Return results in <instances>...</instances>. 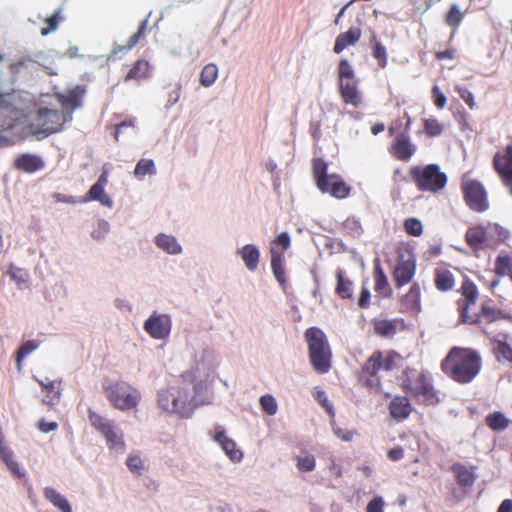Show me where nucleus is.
Masks as SVG:
<instances>
[{"label":"nucleus","instance_id":"nucleus-1","mask_svg":"<svg viewBox=\"0 0 512 512\" xmlns=\"http://www.w3.org/2000/svg\"><path fill=\"white\" fill-rule=\"evenodd\" d=\"M183 357L190 368L173 383L158 389L156 404L163 413L190 418L197 407L212 401L208 382L213 370L212 353L202 335L187 331Z\"/></svg>","mask_w":512,"mask_h":512},{"label":"nucleus","instance_id":"nucleus-2","mask_svg":"<svg viewBox=\"0 0 512 512\" xmlns=\"http://www.w3.org/2000/svg\"><path fill=\"white\" fill-rule=\"evenodd\" d=\"M84 93L80 87H75L70 90L68 96H59V101L62 106V111L41 108L38 112V121L41 128L33 131V134L38 138H44L48 135L61 130L63 124L72 120V113L75 109L81 107V96Z\"/></svg>","mask_w":512,"mask_h":512},{"label":"nucleus","instance_id":"nucleus-3","mask_svg":"<svg viewBox=\"0 0 512 512\" xmlns=\"http://www.w3.org/2000/svg\"><path fill=\"white\" fill-rule=\"evenodd\" d=\"M442 370L459 383H469L479 373L480 357L472 350L453 348L442 362Z\"/></svg>","mask_w":512,"mask_h":512},{"label":"nucleus","instance_id":"nucleus-4","mask_svg":"<svg viewBox=\"0 0 512 512\" xmlns=\"http://www.w3.org/2000/svg\"><path fill=\"white\" fill-rule=\"evenodd\" d=\"M309 358L313 368L319 373H326L331 367V350L325 334L316 327L306 330Z\"/></svg>","mask_w":512,"mask_h":512},{"label":"nucleus","instance_id":"nucleus-5","mask_svg":"<svg viewBox=\"0 0 512 512\" xmlns=\"http://www.w3.org/2000/svg\"><path fill=\"white\" fill-rule=\"evenodd\" d=\"M104 393L110 404L118 410L128 411L137 407L141 394L126 382H111L104 386Z\"/></svg>","mask_w":512,"mask_h":512},{"label":"nucleus","instance_id":"nucleus-6","mask_svg":"<svg viewBox=\"0 0 512 512\" xmlns=\"http://www.w3.org/2000/svg\"><path fill=\"white\" fill-rule=\"evenodd\" d=\"M88 419L91 426L106 439L110 449L123 452L125 446L123 435L113 421L97 414L92 409L88 410Z\"/></svg>","mask_w":512,"mask_h":512},{"label":"nucleus","instance_id":"nucleus-7","mask_svg":"<svg viewBox=\"0 0 512 512\" xmlns=\"http://www.w3.org/2000/svg\"><path fill=\"white\" fill-rule=\"evenodd\" d=\"M411 175L415 179L419 189L423 191L437 192L443 189L447 183V177L440 172L437 165L431 164L424 168L414 167Z\"/></svg>","mask_w":512,"mask_h":512},{"label":"nucleus","instance_id":"nucleus-8","mask_svg":"<svg viewBox=\"0 0 512 512\" xmlns=\"http://www.w3.org/2000/svg\"><path fill=\"white\" fill-rule=\"evenodd\" d=\"M462 187L466 202L471 209L477 212L488 209L486 191L481 183L464 176Z\"/></svg>","mask_w":512,"mask_h":512},{"label":"nucleus","instance_id":"nucleus-9","mask_svg":"<svg viewBox=\"0 0 512 512\" xmlns=\"http://www.w3.org/2000/svg\"><path fill=\"white\" fill-rule=\"evenodd\" d=\"M172 320L168 314L153 312L144 322L143 329L155 340H165L169 337Z\"/></svg>","mask_w":512,"mask_h":512},{"label":"nucleus","instance_id":"nucleus-10","mask_svg":"<svg viewBox=\"0 0 512 512\" xmlns=\"http://www.w3.org/2000/svg\"><path fill=\"white\" fill-rule=\"evenodd\" d=\"M460 291L462 295L465 298V304L461 309V318L463 322H477L479 320V316L476 315L475 318L471 317L468 313L469 307L471 305H474L477 298H478V289L476 285L470 281L469 279H466L461 288Z\"/></svg>","mask_w":512,"mask_h":512},{"label":"nucleus","instance_id":"nucleus-11","mask_svg":"<svg viewBox=\"0 0 512 512\" xmlns=\"http://www.w3.org/2000/svg\"><path fill=\"white\" fill-rule=\"evenodd\" d=\"M213 440L233 462L241 461L243 453L236 448V443L226 435L222 428L218 427L216 429V432L213 435Z\"/></svg>","mask_w":512,"mask_h":512},{"label":"nucleus","instance_id":"nucleus-12","mask_svg":"<svg viewBox=\"0 0 512 512\" xmlns=\"http://www.w3.org/2000/svg\"><path fill=\"white\" fill-rule=\"evenodd\" d=\"M494 167L507 186H512V146L506 148L505 154L494 157Z\"/></svg>","mask_w":512,"mask_h":512},{"label":"nucleus","instance_id":"nucleus-13","mask_svg":"<svg viewBox=\"0 0 512 512\" xmlns=\"http://www.w3.org/2000/svg\"><path fill=\"white\" fill-rule=\"evenodd\" d=\"M154 243L168 255L176 256L183 252L181 244L174 235L159 233L155 236Z\"/></svg>","mask_w":512,"mask_h":512},{"label":"nucleus","instance_id":"nucleus-14","mask_svg":"<svg viewBox=\"0 0 512 512\" xmlns=\"http://www.w3.org/2000/svg\"><path fill=\"white\" fill-rule=\"evenodd\" d=\"M313 175L317 187L323 193L329 191V181L335 178V174H327V164L322 159L313 161Z\"/></svg>","mask_w":512,"mask_h":512},{"label":"nucleus","instance_id":"nucleus-15","mask_svg":"<svg viewBox=\"0 0 512 512\" xmlns=\"http://www.w3.org/2000/svg\"><path fill=\"white\" fill-rule=\"evenodd\" d=\"M236 254L241 257L245 267L254 272L258 268L260 251L253 244H247L236 250Z\"/></svg>","mask_w":512,"mask_h":512},{"label":"nucleus","instance_id":"nucleus-16","mask_svg":"<svg viewBox=\"0 0 512 512\" xmlns=\"http://www.w3.org/2000/svg\"><path fill=\"white\" fill-rule=\"evenodd\" d=\"M415 274V262L408 259L400 262L394 270V280L398 286H402L411 281Z\"/></svg>","mask_w":512,"mask_h":512},{"label":"nucleus","instance_id":"nucleus-17","mask_svg":"<svg viewBox=\"0 0 512 512\" xmlns=\"http://www.w3.org/2000/svg\"><path fill=\"white\" fill-rule=\"evenodd\" d=\"M339 86L345 103L357 107L361 102V95L356 87V81L354 79H347L346 81L339 82Z\"/></svg>","mask_w":512,"mask_h":512},{"label":"nucleus","instance_id":"nucleus-18","mask_svg":"<svg viewBox=\"0 0 512 512\" xmlns=\"http://www.w3.org/2000/svg\"><path fill=\"white\" fill-rule=\"evenodd\" d=\"M393 150L397 158L406 161L414 154L415 145L410 142L408 136L401 134L397 136L393 145Z\"/></svg>","mask_w":512,"mask_h":512},{"label":"nucleus","instance_id":"nucleus-19","mask_svg":"<svg viewBox=\"0 0 512 512\" xmlns=\"http://www.w3.org/2000/svg\"><path fill=\"white\" fill-rule=\"evenodd\" d=\"M44 498L61 512H72L69 501L52 487L43 490Z\"/></svg>","mask_w":512,"mask_h":512},{"label":"nucleus","instance_id":"nucleus-20","mask_svg":"<svg viewBox=\"0 0 512 512\" xmlns=\"http://www.w3.org/2000/svg\"><path fill=\"white\" fill-rule=\"evenodd\" d=\"M98 201L101 205L112 208L113 207V199L106 193L105 186L94 184L91 186L87 193V198L82 199L80 202L87 201Z\"/></svg>","mask_w":512,"mask_h":512},{"label":"nucleus","instance_id":"nucleus-21","mask_svg":"<svg viewBox=\"0 0 512 512\" xmlns=\"http://www.w3.org/2000/svg\"><path fill=\"white\" fill-rule=\"evenodd\" d=\"M389 409L391 416L398 420L407 418L411 412L410 403L405 397H395L391 401Z\"/></svg>","mask_w":512,"mask_h":512},{"label":"nucleus","instance_id":"nucleus-22","mask_svg":"<svg viewBox=\"0 0 512 512\" xmlns=\"http://www.w3.org/2000/svg\"><path fill=\"white\" fill-rule=\"evenodd\" d=\"M15 165L25 172L32 173L43 168L44 163L38 156L24 154L16 160Z\"/></svg>","mask_w":512,"mask_h":512},{"label":"nucleus","instance_id":"nucleus-23","mask_svg":"<svg viewBox=\"0 0 512 512\" xmlns=\"http://www.w3.org/2000/svg\"><path fill=\"white\" fill-rule=\"evenodd\" d=\"M382 367L381 354L374 353L365 363L363 369L370 374L371 378L367 380L369 386L378 385L379 379L375 377L376 372Z\"/></svg>","mask_w":512,"mask_h":512},{"label":"nucleus","instance_id":"nucleus-24","mask_svg":"<svg viewBox=\"0 0 512 512\" xmlns=\"http://www.w3.org/2000/svg\"><path fill=\"white\" fill-rule=\"evenodd\" d=\"M452 470L455 473L457 481L461 487L466 489L470 488L473 485L476 479V476L474 475L473 471H471L470 469L461 464H454Z\"/></svg>","mask_w":512,"mask_h":512},{"label":"nucleus","instance_id":"nucleus-25","mask_svg":"<svg viewBox=\"0 0 512 512\" xmlns=\"http://www.w3.org/2000/svg\"><path fill=\"white\" fill-rule=\"evenodd\" d=\"M360 38L359 29H350L349 31L340 34L335 41L334 51L340 53L348 45L355 44Z\"/></svg>","mask_w":512,"mask_h":512},{"label":"nucleus","instance_id":"nucleus-26","mask_svg":"<svg viewBox=\"0 0 512 512\" xmlns=\"http://www.w3.org/2000/svg\"><path fill=\"white\" fill-rule=\"evenodd\" d=\"M0 457L14 476L18 478H23L25 476V472L14 460L13 454L10 450L6 449L5 447H0Z\"/></svg>","mask_w":512,"mask_h":512},{"label":"nucleus","instance_id":"nucleus-27","mask_svg":"<svg viewBox=\"0 0 512 512\" xmlns=\"http://www.w3.org/2000/svg\"><path fill=\"white\" fill-rule=\"evenodd\" d=\"M12 109L5 105V99L0 95V132L13 126L15 117L12 115Z\"/></svg>","mask_w":512,"mask_h":512},{"label":"nucleus","instance_id":"nucleus-28","mask_svg":"<svg viewBox=\"0 0 512 512\" xmlns=\"http://www.w3.org/2000/svg\"><path fill=\"white\" fill-rule=\"evenodd\" d=\"M509 422V419L501 412H494L486 417V424L494 431L505 430Z\"/></svg>","mask_w":512,"mask_h":512},{"label":"nucleus","instance_id":"nucleus-29","mask_svg":"<svg viewBox=\"0 0 512 512\" xmlns=\"http://www.w3.org/2000/svg\"><path fill=\"white\" fill-rule=\"evenodd\" d=\"M218 76V67L214 63H209L202 69L200 74V83L204 87H210Z\"/></svg>","mask_w":512,"mask_h":512},{"label":"nucleus","instance_id":"nucleus-30","mask_svg":"<svg viewBox=\"0 0 512 512\" xmlns=\"http://www.w3.org/2000/svg\"><path fill=\"white\" fill-rule=\"evenodd\" d=\"M337 287L336 291L342 298H350L352 296V282L345 278L343 271L339 269L336 273Z\"/></svg>","mask_w":512,"mask_h":512},{"label":"nucleus","instance_id":"nucleus-31","mask_svg":"<svg viewBox=\"0 0 512 512\" xmlns=\"http://www.w3.org/2000/svg\"><path fill=\"white\" fill-rule=\"evenodd\" d=\"M436 287L441 291H448L454 286V279L449 271H437L435 278Z\"/></svg>","mask_w":512,"mask_h":512},{"label":"nucleus","instance_id":"nucleus-32","mask_svg":"<svg viewBox=\"0 0 512 512\" xmlns=\"http://www.w3.org/2000/svg\"><path fill=\"white\" fill-rule=\"evenodd\" d=\"M327 193L335 198H345L349 194V187L335 175V178L329 181V191Z\"/></svg>","mask_w":512,"mask_h":512},{"label":"nucleus","instance_id":"nucleus-33","mask_svg":"<svg viewBox=\"0 0 512 512\" xmlns=\"http://www.w3.org/2000/svg\"><path fill=\"white\" fill-rule=\"evenodd\" d=\"M149 64L146 61H137L132 69L128 72L126 80L129 79H143L148 76Z\"/></svg>","mask_w":512,"mask_h":512},{"label":"nucleus","instance_id":"nucleus-34","mask_svg":"<svg viewBox=\"0 0 512 512\" xmlns=\"http://www.w3.org/2000/svg\"><path fill=\"white\" fill-rule=\"evenodd\" d=\"M467 242L473 247H479L485 240V230L479 227L470 228L466 233Z\"/></svg>","mask_w":512,"mask_h":512},{"label":"nucleus","instance_id":"nucleus-35","mask_svg":"<svg viewBox=\"0 0 512 512\" xmlns=\"http://www.w3.org/2000/svg\"><path fill=\"white\" fill-rule=\"evenodd\" d=\"M156 173L155 165L153 160L150 159H141L135 169H134V175L136 177H141L145 175H154Z\"/></svg>","mask_w":512,"mask_h":512},{"label":"nucleus","instance_id":"nucleus-36","mask_svg":"<svg viewBox=\"0 0 512 512\" xmlns=\"http://www.w3.org/2000/svg\"><path fill=\"white\" fill-rule=\"evenodd\" d=\"M406 386L413 393L422 394L424 396L425 400H427L431 403L433 402L434 391H433V388L429 384H427L425 382H420L419 384L412 386L410 383H408Z\"/></svg>","mask_w":512,"mask_h":512},{"label":"nucleus","instance_id":"nucleus-37","mask_svg":"<svg viewBox=\"0 0 512 512\" xmlns=\"http://www.w3.org/2000/svg\"><path fill=\"white\" fill-rule=\"evenodd\" d=\"M8 274L19 288H22V285L27 284L29 279V273L26 270L15 266H11L9 268Z\"/></svg>","mask_w":512,"mask_h":512},{"label":"nucleus","instance_id":"nucleus-38","mask_svg":"<svg viewBox=\"0 0 512 512\" xmlns=\"http://www.w3.org/2000/svg\"><path fill=\"white\" fill-rule=\"evenodd\" d=\"M296 461L297 468L302 472H310L315 468V458L308 453L300 454Z\"/></svg>","mask_w":512,"mask_h":512},{"label":"nucleus","instance_id":"nucleus-39","mask_svg":"<svg viewBox=\"0 0 512 512\" xmlns=\"http://www.w3.org/2000/svg\"><path fill=\"white\" fill-rule=\"evenodd\" d=\"M464 16V13L460 10V7L458 4H453L451 6L450 11L448 12L446 16V23L452 27L453 30L456 29V27L460 24L462 21V18Z\"/></svg>","mask_w":512,"mask_h":512},{"label":"nucleus","instance_id":"nucleus-40","mask_svg":"<svg viewBox=\"0 0 512 512\" xmlns=\"http://www.w3.org/2000/svg\"><path fill=\"white\" fill-rule=\"evenodd\" d=\"M37 347H38V345L34 341H27L21 345V347L17 351V359H16L18 371H21V369H22V365H21L22 360L27 355H29L31 352L36 350Z\"/></svg>","mask_w":512,"mask_h":512},{"label":"nucleus","instance_id":"nucleus-41","mask_svg":"<svg viewBox=\"0 0 512 512\" xmlns=\"http://www.w3.org/2000/svg\"><path fill=\"white\" fill-rule=\"evenodd\" d=\"M261 408L268 414V415H275L278 410V404L276 402V399L270 395L266 394L260 397L259 400Z\"/></svg>","mask_w":512,"mask_h":512},{"label":"nucleus","instance_id":"nucleus-42","mask_svg":"<svg viewBox=\"0 0 512 512\" xmlns=\"http://www.w3.org/2000/svg\"><path fill=\"white\" fill-rule=\"evenodd\" d=\"M109 230L110 224L106 220L100 219L92 230L91 237L95 240L102 241L109 233Z\"/></svg>","mask_w":512,"mask_h":512},{"label":"nucleus","instance_id":"nucleus-43","mask_svg":"<svg viewBox=\"0 0 512 512\" xmlns=\"http://www.w3.org/2000/svg\"><path fill=\"white\" fill-rule=\"evenodd\" d=\"M419 287L414 284L411 286L409 292L404 296V303L407 307L417 308L419 305Z\"/></svg>","mask_w":512,"mask_h":512},{"label":"nucleus","instance_id":"nucleus-44","mask_svg":"<svg viewBox=\"0 0 512 512\" xmlns=\"http://www.w3.org/2000/svg\"><path fill=\"white\" fill-rule=\"evenodd\" d=\"M405 230L408 234L413 236H419L422 234L423 226L421 221L416 218H409L404 222Z\"/></svg>","mask_w":512,"mask_h":512},{"label":"nucleus","instance_id":"nucleus-45","mask_svg":"<svg viewBox=\"0 0 512 512\" xmlns=\"http://www.w3.org/2000/svg\"><path fill=\"white\" fill-rule=\"evenodd\" d=\"M126 464L131 472L138 475H141L145 468L143 460L138 455L128 456Z\"/></svg>","mask_w":512,"mask_h":512},{"label":"nucleus","instance_id":"nucleus-46","mask_svg":"<svg viewBox=\"0 0 512 512\" xmlns=\"http://www.w3.org/2000/svg\"><path fill=\"white\" fill-rule=\"evenodd\" d=\"M495 270L499 275H511L512 269L510 258L507 256H499L496 260Z\"/></svg>","mask_w":512,"mask_h":512},{"label":"nucleus","instance_id":"nucleus-47","mask_svg":"<svg viewBox=\"0 0 512 512\" xmlns=\"http://www.w3.org/2000/svg\"><path fill=\"white\" fill-rule=\"evenodd\" d=\"M339 82L354 79V71L347 60H341L338 67Z\"/></svg>","mask_w":512,"mask_h":512},{"label":"nucleus","instance_id":"nucleus-48","mask_svg":"<svg viewBox=\"0 0 512 512\" xmlns=\"http://www.w3.org/2000/svg\"><path fill=\"white\" fill-rule=\"evenodd\" d=\"M67 296V287L62 282H56L54 283L49 290L48 297L49 298H64Z\"/></svg>","mask_w":512,"mask_h":512},{"label":"nucleus","instance_id":"nucleus-49","mask_svg":"<svg viewBox=\"0 0 512 512\" xmlns=\"http://www.w3.org/2000/svg\"><path fill=\"white\" fill-rule=\"evenodd\" d=\"M271 247H276L282 253L290 247V236L287 232H283L277 236L272 242Z\"/></svg>","mask_w":512,"mask_h":512},{"label":"nucleus","instance_id":"nucleus-50","mask_svg":"<svg viewBox=\"0 0 512 512\" xmlns=\"http://www.w3.org/2000/svg\"><path fill=\"white\" fill-rule=\"evenodd\" d=\"M425 131L429 136H438L442 133L443 127L436 119L425 120Z\"/></svg>","mask_w":512,"mask_h":512},{"label":"nucleus","instance_id":"nucleus-51","mask_svg":"<svg viewBox=\"0 0 512 512\" xmlns=\"http://www.w3.org/2000/svg\"><path fill=\"white\" fill-rule=\"evenodd\" d=\"M495 350L499 357L508 362H512V348L504 342H498Z\"/></svg>","mask_w":512,"mask_h":512},{"label":"nucleus","instance_id":"nucleus-52","mask_svg":"<svg viewBox=\"0 0 512 512\" xmlns=\"http://www.w3.org/2000/svg\"><path fill=\"white\" fill-rule=\"evenodd\" d=\"M314 395V398L325 408V410L327 411V413L331 416V417H334V410H333V407L331 404H329L328 400H327V396L325 394L324 391L322 390H317L313 393Z\"/></svg>","mask_w":512,"mask_h":512},{"label":"nucleus","instance_id":"nucleus-53","mask_svg":"<svg viewBox=\"0 0 512 512\" xmlns=\"http://www.w3.org/2000/svg\"><path fill=\"white\" fill-rule=\"evenodd\" d=\"M331 425H332V429H333V432L334 434L340 438L341 440L345 441V442H350L352 441L353 439V436L355 434L354 431H349V430H343L341 429L340 427H338L336 424H335V421L332 420L331 421Z\"/></svg>","mask_w":512,"mask_h":512},{"label":"nucleus","instance_id":"nucleus-54","mask_svg":"<svg viewBox=\"0 0 512 512\" xmlns=\"http://www.w3.org/2000/svg\"><path fill=\"white\" fill-rule=\"evenodd\" d=\"M375 329L382 336H390L394 333L395 327L391 322L381 321L376 324Z\"/></svg>","mask_w":512,"mask_h":512},{"label":"nucleus","instance_id":"nucleus-55","mask_svg":"<svg viewBox=\"0 0 512 512\" xmlns=\"http://www.w3.org/2000/svg\"><path fill=\"white\" fill-rule=\"evenodd\" d=\"M271 268H283V254L276 247H271Z\"/></svg>","mask_w":512,"mask_h":512},{"label":"nucleus","instance_id":"nucleus-56","mask_svg":"<svg viewBox=\"0 0 512 512\" xmlns=\"http://www.w3.org/2000/svg\"><path fill=\"white\" fill-rule=\"evenodd\" d=\"M147 23H148V20H147V19H145V20L142 22V24H141V26H140L139 30H138L135 34H133V35L130 37V39H129V42H128L127 46H125V47H120L119 49H120V50H124V49H127V50H128V49H131L132 47H134V46L138 43V41H139V39H140V37H141V35H142L143 31L145 30V27H146Z\"/></svg>","mask_w":512,"mask_h":512},{"label":"nucleus","instance_id":"nucleus-57","mask_svg":"<svg viewBox=\"0 0 512 512\" xmlns=\"http://www.w3.org/2000/svg\"><path fill=\"white\" fill-rule=\"evenodd\" d=\"M432 93H433V98H434V103L435 105L442 109L445 107L446 103H447V98L446 96L441 92V90L439 89L438 86H434L433 87V90H432Z\"/></svg>","mask_w":512,"mask_h":512},{"label":"nucleus","instance_id":"nucleus-58","mask_svg":"<svg viewBox=\"0 0 512 512\" xmlns=\"http://www.w3.org/2000/svg\"><path fill=\"white\" fill-rule=\"evenodd\" d=\"M384 501L382 497H375L367 505V512H383Z\"/></svg>","mask_w":512,"mask_h":512},{"label":"nucleus","instance_id":"nucleus-59","mask_svg":"<svg viewBox=\"0 0 512 512\" xmlns=\"http://www.w3.org/2000/svg\"><path fill=\"white\" fill-rule=\"evenodd\" d=\"M457 91L460 97L469 105L470 108L473 109L475 107L473 94L468 89L463 87H457Z\"/></svg>","mask_w":512,"mask_h":512},{"label":"nucleus","instance_id":"nucleus-60","mask_svg":"<svg viewBox=\"0 0 512 512\" xmlns=\"http://www.w3.org/2000/svg\"><path fill=\"white\" fill-rule=\"evenodd\" d=\"M387 284H388V282H387L386 276L383 274L382 270L379 267H377L376 268V276H375L376 289L381 290L385 286H387Z\"/></svg>","mask_w":512,"mask_h":512},{"label":"nucleus","instance_id":"nucleus-61","mask_svg":"<svg viewBox=\"0 0 512 512\" xmlns=\"http://www.w3.org/2000/svg\"><path fill=\"white\" fill-rule=\"evenodd\" d=\"M46 23L49 25L48 28H43L41 30L42 36H47L51 31H55L58 25L57 15L52 17H47Z\"/></svg>","mask_w":512,"mask_h":512},{"label":"nucleus","instance_id":"nucleus-62","mask_svg":"<svg viewBox=\"0 0 512 512\" xmlns=\"http://www.w3.org/2000/svg\"><path fill=\"white\" fill-rule=\"evenodd\" d=\"M374 56L381 60L382 63H381V66H384L385 65V60H386V51H385V48L379 44V43H375V46H374Z\"/></svg>","mask_w":512,"mask_h":512},{"label":"nucleus","instance_id":"nucleus-63","mask_svg":"<svg viewBox=\"0 0 512 512\" xmlns=\"http://www.w3.org/2000/svg\"><path fill=\"white\" fill-rule=\"evenodd\" d=\"M58 427V424L56 422H46L44 420H41L38 424V428L43 433H48L51 431L56 430Z\"/></svg>","mask_w":512,"mask_h":512},{"label":"nucleus","instance_id":"nucleus-64","mask_svg":"<svg viewBox=\"0 0 512 512\" xmlns=\"http://www.w3.org/2000/svg\"><path fill=\"white\" fill-rule=\"evenodd\" d=\"M498 312L493 308H490L486 305L482 306V316L485 317L489 321H493L496 319Z\"/></svg>","mask_w":512,"mask_h":512}]
</instances>
